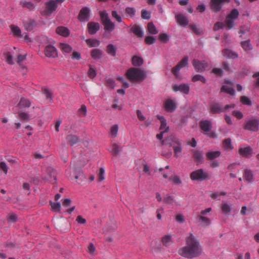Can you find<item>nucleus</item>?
Instances as JSON below:
<instances>
[{
    "instance_id": "f257e3e1",
    "label": "nucleus",
    "mask_w": 259,
    "mask_h": 259,
    "mask_svg": "<svg viewBox=\"0 0 259 259\" xmlns=\"http://www.w3.org/2000/svg\"><path fill=\"white\" fill-rule=\"evenodd\" d=\"M186 242V246L180 248L179 250V253L181 256L188 258H193L201 254L202 248L198 241L195 238L192 234H190Z\"/></svg>"
},
{
    "instance_id": "f03ea898",
    "label": "nucleus",
    "mask_w": 259,
    "mask_h": 259,
    "mask_svg": "<svg viewBox=\"0 0 259 259\" xmlns=\"http://www.w3.org/2000/svg\"><path fill=\"white\" fill-rule=\"evenodd\" d=\"M127 78L131 81L141 82L146 78V73L138 68H131L126 72Z\"/></svg>"
},
{
    "instance_id": "7ed1b4c3",
    "label": "nucleus",
    "mask_w": 259,
    "mask_h": 259,
    "mask_svg": "<svg viewBox=\"0 0 259 259\" xmlns=\"http://www.w3.org/2000/svg\"><path fill=\"white\" fill-rule=\"evenodd\" d=\"M100 15L102 21L104 29L106 31H112L114 29L115 25L112 22L108 17V15L106 11H104L100 12Z\"/></svg>"
},
{
    "instance_id": "20e7f679",
    "label": "nucleus",
    "mask_w": 259,
    "mask_h": 259,
    "mask_svg": "<svg viewBox=\"0 0 259 259\" xmlns=\"http://www.w3.org/2000/svg\"><path fill=\"white\" fill-rule=\"evenodd\" d=\"M259 119L252 117L247 120L244 124V129L252 132H255L258 130Z\"/></svg>"
},
{
    "instance_id": "39448f33",
    "label": "nucleus",
    "mask_w": 259,
    "mask_h": 259,
    "mask_svg": "<svg viewBox=\"0 0 259 259\" xmlns=\"http://www.w3.org/2000/svg\"><path fill=\"white\" fill-rule=\"evenodd\" d=\"M58 5L53 0H50L45 4V8L41 11V14L46 17H50L56 10Z\"/></svg>"
},
{
    "instance_id": "423d86ee",
    "label": "nucleus",
    "mask_w": 259,
    "mask_h": 259,
    "mask_svg": "<svg viewBox=\"0 0 259 259\" xmlns=\"http://www.w3.org/2000/svg\"><path fill=\"white\" fill-rule=\"evenodd\" d=\"M190 177L191 179L193 181H202L209 179L208 174L204 171L202 169H199L192 171Z\"/></svg>"
},
{
    "instance_id": "0eeeda50",
    "label": "nucleus",
    "mask_w": 259,
    "mask_h": 259,
    "mask_svg": "<svg viewBox=\"0 0 259 259\" xmlns=\"http://www.w3.org/2000/svg\"><path fill=\"white\" fill-rule=\"evenodd\" d=\"M90 10L86 7L81 8L78 15V20L80 22L88 21L90 19Z\"/></svg>"
},
{
    "instance_id": "6e6552de",
    "label": "nucleus",
    "mask_w": 259,
    "mask_h": 259,
    "mask_svg": "<svg viewBox=\"0 0 259 259\" xmlns=\"http://www.w3.org/2000/svg\"><path fill=\"white\" fill-rule=\"evenodd\" d=\"M230 0H211L210 6L211 9L215 13L219 12L224 3H229Z\"/></svg>"
},
{
    "instance_id": "1a4fd4ad",
    "label": "nucleus",
    "mask_w": 259,
    "mask_h": 259,
    "mask_svg": "<svg viewBox=\"0 0 259 259\" xmlns=\"http://www.w3.org/2000/svg\"><path fill=\"white\" fill-rule=\"evenodd\" d=\"M192 65L195 70L198 72H203L208 66V63L206 61H199L196 59L193 60Z\"/></svg>"
},
{
    "instance_id": "9d476101",
    "label": "nucleus",
    "mask_w": 259,
    "mask_h": 259,
    "mask_svg": "<svg viewBox=\"0 0 259 259\" xmlns=\"http://www.w3.org/2000/svg\"><path fill=\"white\" fill-rule=\"evenodd\" d=\"M239 154L242 157L250 158L253 154V149L250 146H241L238 150Z\"/></svg>"
},
{
    "instance_id": "9b49d317",
    "label": "nucleus",
    "mask_w": 259,
    "mask_h": 259,
    "mask_svg": "<svg viewBox=\"0 0 259 259\" xmlns=\"http://www.w3.org/2000/svg\"><path fill=\"white\" fill-rule=\"evenodd\" d=\"M45 54L47 57L54 58L58 56L56 48L51 45H47L45 49Z\"/></svg>"
},
{
    "instance_id": "f8f14e48",
    "label": "nucleus",
    "mask_w": 259,
    "mask_h": 259,
    "mask_svg": "<svg viewBox=\"0 0 259 259\" xmlns=\"http://www.w3.org/2000/svg\"><path fill=\"white\" fill-rule=\"evenodd\" d=\"M224 112L222 106L218 103H211L209 106V112L210 114H215Z\"/></svg>"
},
{
    "instance_id": "ddd939ff",
    "label": "nucleus",
    "mask_w": 259,
    "mask_h": 259,
    "mask_svg": "<svg viewBox=\"0 0 259 259\" xmlns=\"http://www.w3.org/2000/svg\"><path fill=\"white\" fill-rule=\"evenodd\" d=\"M161 143L162 144L169 145L171 147H174V146L181 144V141L177 137L171 136L162 140Z\"/></svg>"
},
{
    "instance_id": "4468645a",
    "label": "nucleus",
    "mask_w": 259,
    "mask_h": 259,
    "mask_svg": "<svg viewBox=\"0 0 259 259\" xmlns=\"http://www.w3.org/2000/svg\"><path fill=\"white\" fill-rule=\"evenodd\" d=\"M172 90L176 92L180 91L185 94H188L190 87L188 83H182L179 85L175 84L172 86Z\"/></svg>"
},
{
    "instance_id": "2eb2a0df",
    "label": "nucleus",
    "mask_w": 259,
    "mask_h": 259,
    "mask_svg": "<svg viewBox=\"0 0 259 259\" xmlns=\"http://www.w3.org/2000/svg\"><path fill=\"white\" fill-rule=\"evenodd\" d=\"M164 108L167 112H172L176 109L175 102L171 99L166 100L163 104Z\"/></svg>"
},
{
    "instance_id": "dca6fc26",
    "label": "nucleus",
    "mask_w": 259,
    "mask_h": 259,
    "mask_svg": "<svg viewBox=\"0 0 259 259\" xmlns=\"http://www.w3.org/2000/svg\"><path fill=\"white\" fill-rule=\"evenodd\" d=\"M199 126L205 133L210 132L212 128L211 122L208 120H201L199 122Z\"/></svg>"
},
{
    "instance_id": "f3484780",
    "label": "nucleus",
    "mask_w": 259,
    "mask_h": 259,
    "mask_svg": "<svg viewBox=\"0 0 259 259\" xmlns=\"http://www.w3.org/2000/svg\"><path fill=\"white\" fill-rule=\"evenodd\" d=\"M31 106V101L27 98L22 97L20 99L17 107L19 109L23 110L26 108H29Z\"/></svg>"
},
{
    "instance_id": "a211bd4d",
    "label": "nucleus",
    "mask_w": 259,
    "mask_h": 259,
    "mask_svg": "<svg viewBox=\"0 0 259 259\" xmlns=\"http://www.w3.org/2000/svg\"><path fill=\"white\" fill-rule=\"evenodd\" d=\"M100 25L98 23L90 22L88 24V31L91 34H95L99 29Z\"/></svg>"
},
{
    "instance_id": "6ab92c4d",
    "label": "nucleus",
    "mask_w": 259,
    "mask_h": 259,
    "mask_svg": "<svg viewBox=\"0 0 259 259\" xmlns=\"http://www.w3.org/2000/svg\"><path fill=\"white\" fill-rule=\"evenodd\" d=\"M157 118L160 121V126L159 130L163 132H167L169 130V127L167 126L165 118L163 116L157 115Z\"/></svg>"
},
{
    "instance_id": "aec40b11",
    "label": "nucleus",
    "mask_w": 259,
    "mask_h": 259,
    "mask_svg": "<svg viewBox=\"0 0 259 259\" xmlns=\"http://www.w3.org/2000/svg\"><path fill=\"white\" fill-rule=\"evenodd\" d=\"M131 31L135 34L138 37H143L144 32L141 27L136 24L134 25L131 28Z\"/></svg>"
},
{
    "instance_id": "412c9836",
    "label": "nucleus",
    "mask_w": 259,
    "mask_h": 259,
    "mask_svg": "<svg viewBox=\"0 0 259 259\" xmlns=\"http://www.w3.org/2000/svg\"><path fill=\"white\" fill-rule=\"evenodd\" d=\"M56 32L57 34L64 37H67L70 34L69 30L64 26L58 27L56 29Z\"/></svg>"
},
{
    "instance_id": "4be33fe9",
    "label": "nucleus",
    "mask_w": 259,
    "mask_h": 259,
    "mask_svg": "<svg viewBox=\"0 0 259 259\" xmlns=\"http://www.w3.org/2000/svg\"><path fill=\"white\" fill-rule=\"evenodd\" d=\"M177 22L182 26H186L188 24L189 21L186 16L182 14H178L176 16Z\"/></svg>"
},
{
    "instance_id": "5701e85b",
    "label": "nucleus",
    "mask_w": 259,
    "mask_h": 259,
    "mask_svg": "<svg viewBox=\"0 0 259 259\" xmlns=\"http://www.w3.org/2000/svg\"><path fill=\"white\" fill-rule=\"evenodd\" d=\"M191 152L193 153V157L196 162H201L203 160L202 152L199 150H192Z\"/></svg>"
},
{
    "instance_id": "b1692460",
    "label": "nucleus",
    "mask_w": 259,
    "mask_h": 259,
    "mask_svg": "<svg viewBox=\"0 0 259 259\" xmlns=\"http://www.w3.org/2000/svg\"><path fill=\"white\" fill-rule=\"evenodd\" d=\"M223 54L224 57L230 59H235L238 57V55L236 53L229 49L224 50L223 51Z\"/></svg>"
},
{
    "instance_id": "393cba45",
    "label": "nucleus",
    "mask_w": 259,
    "mask_h": 259,
    "mask_svg": "<svg viewBox=\"0 0 259 259\" xmlns=\"http://www.w3.org/2000/svg\"><path fill=\"white\" fill-rule=\"evenodd\" d=\"M102 55V51L98 49H95L91 51V56L94 60H99L101 58Z\"/></svg>"
},
{
    "instance_id": "a878e982",
    "label": "nucleus",
    "mask_w": 259,
    "mask_h": 259,
    "mask_svg": "<svg viewBox=\"0 0 259 259\" xmlns=\"http://www.w3.org/2000/svg\"><path fill=\"white\" fill-rule=\"evenodd\" d=\"M221 91L231 95H234L235 94V90L230 84L223 85L221 89Z\"/></svg>"
},
{
    "instance_id": "bb28decb",
    "label": "nucleus",
    "mask_w": 259,
    "mask_h": 259,
    "mask_svg": "<svg viewBox=\"0 0 259 259\" xmlns=\"http://www.w3.org/2000/svg\"><path fill=\"white\" fill-rule=\"evenodd\" d=\"M66 140L71 146H73L79 141V139L75 135H70L66 137Z\"/></svg>"
},
{
    "instance_id": "cd10ccee",
    "label": "nucleus",
    "mask_w": 259,
    "mask_h": 259,
    "mask_svg": "<svg viewBox=\"0 0 259 259\" xmlns=\"http://www.w3.org/2000/svg\"><path fill=\"white\" fill-rule=\"evenodd\" d=\"M220 155L221 152L219 151H209L206 153V156L208 159L212 160L215 158L219 157Z\"/></svg>"
},
{
    "instance_id": "c85d7f7f",
    "label": "nucleus",
    "mask_w": 259,
    "mask_h": 259,
    "mask_svg": "<svg viewBox=\"0 0 259 259\" xmlns=\"http://www.w3.org/2000/svg\"><path fill=\"white\" fill-rule=\"evenodd\" d=\"M244 177L245 180L248 183H251L253 180V175L252 171L250 169H245L244 173Z\"/></svg>"
},
{
    "instance_id": "c756f323",
    "label": "nucleus",
    "mask_w": 259,
    "mask_h": 259,
    "mask_svg": "<svg viewBox=\"0 0 259 259\" xmlns=\"http://www.w3.org/2000/svg\"><path fill=\"white\" fill-rule=\"evenodd\" d=\"M60 49L64 54L69 53L72 50L69 45L65 43L60 44Z\"/></svg>"
},
{
    "instance_id": "7c9ffc66",
    "label": "nucleus",
    "mask_w": 259,
    "mask_h": 259,
    "mask_svg": "<svg viewBox=\"0 0 259 259\" xmlns=\"http://www.w3.org/2000/svg\"><path fill=\"white\" fill-rule=\"evenodd\" d=\"M132 64L134 66L139 67V66H141L143 64V60L142 58H141L140 57H138L137 56H134L132 58Z\"/></svg>"
},
{
    "instance_id": "2f4dec72",
    "label": "nucleus",
    "mask_w": 259,
    "mask_h": 259,
    "mask_svg": "<svg viewBox=\"0 0 259 259\" xmlns=\"http://www.w3.org/2000/svg\"><path fill=\"white\" fill-rule=\"evenodd\" d=\"M34 25V21L28 19L24 23V27L27 31H31L33 29Z\"/></svg>"
},
{
    "instance_id": "473e14b6",
    "label": "nucleus",
    "mask_w": 259,
    "mask_h": 259,
    "mask_svg": "<svg viewBox=\"0 0 259 259\" xmlns=\"http://www.w3.org/2000/svg\"><path fill=\"white\" fill-rule=\"evenodd\" d=\"M189 27L196 35H201L203 34V30L195 24L190 25Z\"/></svg>"
},
{
    "instance_id": "72a5a7b5",
    "label": "nucleus",
    "mask_w": 259,
    "mask_h": 259,
    "mask_svg": "<svg viewBox=\"0 0 259 259\" xmlns=\"http://www.w3.org/2000/svg\"><path fill=\"white\" fill-rule=\"evenodd\" d=\"M162 242L165 246H169L172 243V237L170 235H165L162 238Z\"/></svg>"
},
{
    "instance_id": "f704fd0d",
    "label": "nucleus",
    "mask_w": 259,
    "mask_h": 259,
    "mask_svg": "<svg viewBox=\"0 0 259 259\" xmlns=\"http://www.w3.org/2000/svg\"><path fill=\"white\" fill-rule=\"evenodd\" d=\"M21 5L24 7L30 10H33L34 9V4L31 2H28L25 0H22L20 2Z\"/></svg>"
},
{
    "instance_id": "c9c22d12",
    "label": "nucleus",
    "mask_w": 259,
    "mask_h": 259,
    "mask_svg": "<svg viewBox=\"0 0 259 259\" xmlns=\"http://www.w3.org/2000/svg\"><path fill=\"white\" fill-rule=\"evenodd\" d=\"M196 219L198 221H201L203 225L205 226H207L210 224V220L208 218L201 215H197Z\"/></svg>"
},
{
    "instance_id": "e433bc0d",
    "label": "nucleus",
    "mask_w": 259,
    "mask_h": 259,
    "mask_svg": "<svg viewBox=\"0 0 259 259\" xmlns=\"http://www.w3.org/2000/svg\"><path fill=\"white\" fill-rule=\"evenodd\" d=\"M87 45L90 46L91 47H96L100 45V41L96 39L88 38L85 40Z\"/></svg>"
},
{
    "instance_id": "4c0bfd02",
    "label": "nucleus",
    "mask_w": 259,
    "mask_h": 259,
    "mask_svg": "<svg viewBox=\"0 0 259 259\" xmlns=\"http://www.w3.org/2000/svg\"><path fill=\"white\" fill-rule=\"evenodd\" d=\"M107 53L112 56H115L116 53V48L112 44H109L107 46Z\"/></svg>"
},
{
    "instance_id": "58836bf2",
    "label": "nucleus",
    "mask_w": 259,
    "mask_h": 259,
    "mask_svg": "<svg viewBox=\"0 0 259 259\" xmlns=\"http://www.w3.org/2000/svg\"><path fill=\"white\" fill-rule=\"evenodd\" d=\"M148 30L151 34H156L158 33V31L157 30L155 25L152 22H149L147 25Z\"/></svg>"
},
{
    "instance_id": "ea45409f",
    "label": "nucleus",
    "mask_w": 259,
    "mask_h": 259,
    "mask_svg": "<svg viewBox=\"0 0 259 259\" xmlns=\"http://www.w3.org/2000/svg\"><path fill=\"white\" fill-rule=\"evenodd\" d=\"M10 28L12 31V32L14 34V35L16 37H20L21 36V30L20 28L15 25H11L10 26Z\"/></svg>"
},
{
    "instance_id": "a19ab883",
    "label": "nucleus",
    "mask_w": 259,
    "mask_h": 259,
    "mask_svg": "<svg viewBox=\"0 0 259 259\" xmlns=\"http://www.w3.org/2000/svg\"><path fill=\"white\" fill-rule=\"evenodd\" d=\"M241 46L245 51L251 50L252 49V47L249 39L242 41L241 42Z\"/></svg>"
},
{
    "instance_id": "79ce46f5",
    "label": "nucleus",
    "mask_w": 259,
    "mask_h": 259,
    "mask_svg": "<svg viewBox=\"0 0 259 259\" xmlns=\"http://www.w3.org/2000/svg\"><path fill=\"white\" fill-rule=\"evenodd\" d=\"M7 220L9 223H14L17 221V216L14 213H10L7 215Z\"/></svg>"
},
{
    "instance_id": "37998d69",
    "label": "nucleus",
    "mask_w": 259,
    "mask_h": 259,
    "mask_svg": "<svg viewBox=\"0 0 259 259\" xmlns=\"http://www.w3.org/2000/svg\"><path fill=\"white\" fill-rule=\"evenodd\" d=\"M192 80L193 82L200 81L202 82L203 83H205L206 81V80L205 78V77L203 76L200 75V74H196V75H194L192 77Z\"/></svg>"
},
{
    "instance_id": "c03bdc74",
    "label": "nucleus",
    "mask_w": 259,
    "mask_h": 259,
    "mask_svg": "<svg viewBox=\"0 0 259 259\" xmlns=\"http://www.w3.org/2000/svg\"><path fill=\"white\" fill-rule=\"evenodd\" d=\"M112 149L110 152L114 156L117 155L118 154L119 152L121 150V148H120L119 146H118L116 143H114L113 144H112Z\"/></svg>"
},
{
    "instance_id": "a18cd8bd",
    "label": "nucleus",
    "mask_w": 259,
    "mask_h": 259,
    "mask_svg": "<svg viewBox=\"0 0 259 259\" xmlns=\"http://www.w3.org/2000/svg\"><path fill=\"white\" fill-rule=\"evenodd\" d=\"M18 114L19 118L21 120L27 122L30 119L29 115L25 112H19Z\"/></svg>"
},
{
    "instance_id": "49530a36",
    "label": "nucleus",
    "mask_w": 259,
    "mask_h": 259,
    "mask_svg": "<svg viewBox=\"0 0 259 259\" xmlns=\"http://www.w3.org/2000/svg\"><path fill=\"white\" fill-rule=\"evenodd\" d=\"M234 19L229 18L228 17H226L225 23V25L227 27L228 29H231L232 28L234 25Z\"/></svg>"
},
{
    "instance_id": "de8ad7c7",
    "label": "nucleus",
    "mask_w": 259,
    "mask_h": 259,
    "mask_svg": "<svg viewBox=\"0 0 259 259\" xmlns=\"http://www.w3.org/2000/svg\"><path fill=\"white\" fill-rule=\"evenodd\" d=\"M223 145L226 149L231 150L233 149L231 145V140L230 138L225 139L223 142Z\"/></svg>"
},
{
    "instance_id": "09e8293b",
    "label": "nucleus",
    "mask_w": 259,
    "mask_h": 259,
    "mask_svg": "<svg viewBox=\"0 0 259 259\" xmlns=\"http://www.w3.org/2000/svg\"><path fill=\"white\" fill-rule=\"evenodd\" d=\"M239 16L238 11L236 9H233L230 13L227 16L229 18L235 20Z\"/></svg>"
},
{
    "instance_id": "8fccbe9b",
    "label": "nucleus",
    "mask_w": 259,
    "mask_h": 259,
    "mask_svg": "<svg viewBox=\"0 0 259 259\" xmlns=\"http://www.w3.org/2000/svg\"><path fill=\"white\" fill-rule=\"evenodd\" d=\"M50 204L53 211L59 212L60 211L61 204L60 202L54 203L51 201Z\"/></svg>"
},
{
    "instance_id": "3c124183",
    "label": "nucleus",
    "mask_w": 259,
    "mask_h": 259,
    "mask_svg": "<svg viewBox=\"0 0 259 259\" xmlns=\"http://www.w3.org/2000/svg\"><path fill=\"white\" fill-rule=\"evenodd\" d=\"M159 40L164 43H166L169 40V36L167 33H160L158 36Z\"/></svg>"
},
{
    "instance_id": "603ef678",
    "label": "nucleus",
    "mask_w": 259,
    "mask_h": 259,
    "mask_svg": "<svg viewBox=\"0 0 259 259\" xmlns=\"http://www.w3.org/2000/svg\"><path fill=\"white\" fill-rule=\"evenodd\" d=\"M188 64V57L186 56L184 57L178 63L179 66L181 68L186 67Z\"/></svg>"
},
{
    "instance_id": "864d4df0",
    "label": "nucleus",
    "mask_w": 259,
    "mask_h": 259,
    "mask_svg": "<svg viewBox=\"0 0 259 259\" xmlns=\"http://www.w3.org/2000/svg\"><path fill=\"white\" fill-rule=\"evenodd\" d=\"M174 151V156L176 157H178V154L181 153L182 150V143L177 145V146H174V147H172Z\"/></svg>"
},
{
    "instance_id": "5fc2aeb1",
    "label": "nucleus",
    "mask_w": 259,
    "mask_h": 259,
    "mask_svg": "<svg viewBox=\"0 0 259 259\" xmlns=\"http://www.w3.org/2000/svg\"><path fill=\"white\" fill-rule=\"evenodd\" d=\"M97 75L96 69L92 66H90L88 71V76L91 78H94Z\"/></svg>"
},
{
    "instance_id": "6e6d98bb",
    "label": "nucleus",
    "mask_w": 259,
    "mask_h": 259,
    "mask_svg": "<svg viewBox=\"0 0 259 259\" xmlns=\"http://www.w3.org/2000/svg\"><path fill=\"white\" fill-rule=\"evenodd\" d=\"M118 127L117 124L113 125L110 130V134L113 137H116L117 135Z\"/></svg>"
},
{
    "instance_id": "4d7b16f0",
    "label": "nucleus",
    "mask_w": 259,
    "mask_h": 259,
    "mask_svg": "<svg viewBox=\"0 0 259 259\" xmlns=\"http://www.w3.org/2000/svg\"><path fill=\"white\" fill-rule=\"evenodd\" d=\"M222 212L225 214H227L231 211V207L227 203H223L222 206Z\"/></svg>"
},
{
    "instance_id": "13d9d810",
    "label": "nucleus",
    "mask_w": 259,
    "mask_h": 259,
    "mask_svg": "<svg viewBox=\"0 0 259 259\" xmlns=\"http://www.w3.org/2000/svg\"><path fill=\"white\" fill-rule=\"evenodd\" d=\"M125 11L131 17H133L135 16L136 13V10L135 8L132 7H127L125 8Z\"/></svg>"
},
{
    "instance_id": "bf43d9fd",
    "label": "nucleus",
    "mask_w": 259,
    "mask_h": 259,
    "mask_svg": "<svg viewBox=\"0 0 259 259\" xmlns=\"http://www.w3.org/2000/svg\"><path fill=\"white\" fill-rule=\"evenodd\" d=\"M156 41L155 38L151 36H147L145 38V42L147 45H152L154 44Z\"/></svg>"
},
{
    "instance_id": "052dcab7",
    "label": "nucleus",
    "mask_w": 259,
    "mask_h": 259,
    "mask_svg": "<svg viewBox=\"0 0 259 259\" xmlns=\"http://www.w3.org/2000/svg\"><path fill=\"white\" fill-rule=\"evenodd\" d=\"M169 181H172L174 183L176 184H181L182 183V181L180 178L178 176H175L174 177H170L169 178Z\"/></svg>"
},
{
    "instance_id": "680f3d73",
    "label": "nucleus",
    "mask_w": 259,
    "mask_h": 259,
    "mask_svg": "<svg viewBox=\"0 0 259 259\" xmlns=\"http://www.w3.org/2000/svg\"><path fill=\"white\" fill-rule=\"evenodd\" d=\"M240 101H241V103L244 105H251V101L249 100V98H248L246 96H242L240 98Z\"/></svg>"
},
{
    "instance_id": "e2e57ef3",
    "label": "nucleus",
    "mask_w": 259,
    "mask_h": 259,
    "mask_svg": "<svg viewBox=\"0 0 259 259\" xmlns=\"http://www.w3.org/2000/svg\"><path fill=\"white\" fill-rule=\"evenodd\" d=\"M181 68L178 65L174 67L171 69V72L176 77H178L179 75V71Z\"/></svg>"
},
{
    "instance_id": "0e129e2a",
    "label": "nucleus",
    "mask_w": 259,
    "mask_h": 259,
    "mask_svg": "<svg viewBox=\"0 0 259 259\" xmlns=\"http://www.w3.org/2000/svg\"><path fill=\"white\" fill-rule=\"evenodd\" d=\"M104 173L105 170L103 168H100L99 169V173L98 174V179L99 182L103 180L104 179Z\"/></svg>"
},
{
    "instance_id": "69168bd1",
    "label": "nucleus",
    "mask_w": 259,
    "mask_h": 259,
    "mask_svg": "<svg viewBox=\"0 0 259 259\" xmlns=\"http://www.w3.org/2000/svg\"><path fill=\"white\" fill-rule=\"evenodd\" d=\"M111 15L118 22L120 23L122 22L121 17L118 15L116 11H113L111 13Z\"/></svg>"
},
{
    "instance_id": "338daca9",
    "label": "nucleus",
    "mask_w": 259,
    "mask_h": 259,
    "mask_svg": "<svg viewBox=\"0 0 259 259\" xmlns=\"http://www.w3.org/2000/svg\"><path fill=\"white\" fill-rule=\"evenodd\" d=\"M5 56H6V59L7 62L10 64H13L14 63L13 61L12 57L10 53H9V52L6 53L5 54Z\"/></svg>"
},
{
    "instance_id": "774afa93",
    "label": "nucleus",
    "mask_w": 259,
    "mask_h": 259,
    "mask_svg": "<svg viewBox=\"0 0 259 259\" xmlns=\"http://www.w3.org/2000/svg\"><path fill=\"white\" fill-rule=\"evenodd\" d=\"M141 17L144 19L148 20L150 18V14L146 10H142L141 12Z\"/></svg>"
}]
</instances>
